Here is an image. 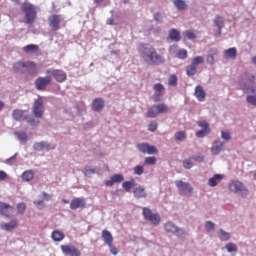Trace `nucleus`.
Returning <instances> with one entry per match:
<instances>
[{"instance_id":"obj_1","label":"nucleus","mask_w":256,"mask_h":256,"mask_svg":"<svg viewBox=\"0 0 256 256\" xmlns=\"http://www.w3.org/2000/svg\"><path fill=\"white\" fill-rule=\"evenodd\" d=\"M139 53L146 63H151L152 65L165 63V58L157 54V50L151 44H141L139 46Z\"/></svg>"},{"instance_id":"obj_2","label":"nucleus","mask_w":256,"mask_h":256,"mask_svg":"<svg viewBox=\"0 0 256 256\" xmlns=\"http://www.w3.org/2000/svg\"><path fill=\"white\" fill-rule=\"evenodd\" d=\"M22 11H24L26 17L25 23L27 25H31L37 17V10H35V6L29 2H25L22 4Z\"/></svg>"},{"instance_id":"obj_3","label":"nucleus","mask_w":256,"mask_h":256,"mask_svg":"<svg viewBox=\"0 0 256 256\" xmlns=\"http://www.w3.org/2000/svg\"><path fill=\"white\" fill-rule=\"evenodd\" d=\"M164 230L166 233H171L178 237V239H183L185 237V229L179 228L175 223L172 221H168L164 224Z\"/></svg>"},{"instance_id":"obj_4","label":"nucleus","mask_w":256,"mask_h":256,"mask_svg":"<svg viewBox=\"0 0 256 256\" xmlns=\"http://www.w3.org/2000/svg\"><path fill=\"white\" fill-rule=\"evenodd\" d=\"M228 187L232 193H240L241 197H247V195H249V190L245 187V184L239 180L231 181Z\"/></svg>"},{"instance_id":"obj_5","label":"nucleus","mask_w":256,"mask_h":256,"mask_svg":"<svg viewBox=\"0 0 256 256\" xmlns=\"http://www.w3.org/2000/svg\"><path fill=\"white\" fill-rule=\"evenodd\" d=\"M167 111H169V107L163 103L158 105H153L148 108L146 112V117L150 119H154L155 117H157V115L167 113Z\"/></svg>"},{"instance_id":"obj_6","label":"nucleus","mask_w":256,"mask_h":256,"mask_svg":"<svg viewBox=\"0 0 256 256\" xmlns=\"http://www.w3.org/2000/svg\"><path fill=\"white\" fill-rule=\"evenodd\" d=\"M142 209V214L146 221H150V223L155 226L161 223V215H159L158 213H153V211L148 207H143Z\"/></svg>"},{"instance_id":"obj_7","label":"nucleus","mask_w":256,"mask_h":256,"mask_svg":"<svg viewBox=\"0 0 256 256\" xmlns=\"http://www.w3.org/2000/svg\"><path fill=\"white\" fill-rule=\"evenodd\" d=\"M46 75L51 77V79H55L57 83H63L67 81V73H65L63 70L59 69H48L46 71Z\"/></svg>"},{"instance_id":"obj_8","label":"nucleus","mask_w":256,"mask_h":256,"mask_svg":"<svg viewBox=\"0 0 256 256\" xmlns=\"http://www.w3.org/2000/svg\"><path fill=\"white\" fill-rule=\"evenodd\" d=\"M52 78L47 74L45 77H38L35 82V88L37 91H45L48 85H51Z\"/></svg>"},{"instance_id":"obj_9","label":"nucleus","mask_w":256,"mask_h":256,"mask_svg":"<svg viewBox=\"0 0 256 256\" xmlns=\"http://www.w3.org/2000/svg\"><path fill=\"white\" fill-rule=\"evenodd\" d=\"M43 113H45V104H43V98L39 97L34 102L33 114L37 119H41V117H43Z\"/></svg>"},{"instance_id":"obj_10","label":"nucleus","mask_w":256,"mask_h":256,"mask_svg":"<svg viewBox=\"0 0 256 256\" xmlns=\"http://www.w3.org/2000/svg\"><path fill=\"white\" fill-rule=\"evenodd\" d=\"M136 147L140 153H144L146 155H157L158 153L157 147L151 146L147 142L138 143Z\"/></svg>"},{"instance_id":"obj_11","label":"nucleus","mask_w":256,"mask_h":256,"mask_svg":"<svg viewBox=\"0 0 256 256\" xmlns=\"http://www.w3.org/2000/svg\"><path fill=\"white\" fill-rule=\"evenodd\" d=\"M175 185L181 195H191V193H193V186L187 182L176 180Z\"/></svg>"},{"instance_id":"obj_12","label":"nucleus","mask_w":256,"mask_h":256,"mask_svg":"<svg viewBox=\"0 0 256 256\" xmlns=\"http://www.w3.org/2000/svg\"><path fill=\"white\" fill-rule=\"evenodd\" d=\"M60 249L64 255L81 256V251H79L75 246L61 245Z\"/></svg>"},{"instance_id":"obj_13","label":"nucleus","mask_w":256,"mask_h":256,"mask_svg":"<svg viewBox=\"0 0 256 256\" xmlns=\"http://www.w3.org/2000/svg\"><path fill=\"white\" fill-rule=\"evenodd\" d=\"M48 23H49L50 29H52V31H59V29H60L59 25L61 23V16H59L57 14H53V15L49 16Z\"/></svg>"},{"instance_id":"obj_14","label":"nucleus","mask_w":256,"mask_h":256,"mask_svg":"<svg viewBox=\"0 0 256 256\" xmlns=\"http://www.w3.org/2000/svg\"><path fill=\"white\" fill-rule=\"evenodd\" d=\"M86 205L87 202L85 201V198H74L70 203V209H73L74 211H76V209H85Z\"/></svg>"},{"instance_id":"obj_15","label":"nucleus","mask_w":256,"mask_h":256,"mask_svg":"<svg viewBox=\"0 0 256 256\" xmlns=\"http://www.w3.org/2000/svg\"><path fill=\"white\" fill-rule=\"evenodd\" d=\"M19 226V221L17 219H12L10 222L5 223V222H1L0 223V229H2V231H13V229H17V227Z\"/></svg>"},{"instance_id":"obj_16","label":"nucleus","mask_w":256,"mask_h":256,"mask_svg":"<svg viewBox=\"0 0 256 256\" xmlns=\"http://www.w3.org/2000/svg\"><path fill=\"white\" fill-rule=\"evenodd\" d=\"M223 147H225V142L217 139L213 142L211 147V153L212 155H219L221 151H223Z\"/></svg>"},{"instance_id":"obj_17","label":"nucleus","mask_w":256,"mask_h":256,"mask_svg":"<svg viewBox=\"0 0 256 256\" xmlns=\"http://www.w3.org/2000/svg\"><path fill=\"white\" fill-rule=\"evenodd\" d=\"M11 211H13V206L0 202V215H4V217H11Z\"/></svg>"},{"instance_id":"obj_18","label":"nucleus","mask_w":256,"mask_h":256,"mask_svg":"<svg viewBox=\"0 0 256 256\" xmlns=\"http://www.w3.org/2000/svg\"><path fill=\"white\" fill-rule=\"evenodd\" d=\"M240 87L244 93H251V96L256 97V85H250L248 83H241Z\"/></svg>"},{"instance_id":"obj_19","label":"nucleus","mask_w":256,"mask_h":256,"mask_svg":"<svg viewBox=\"0 0 256 256\" xmlns=\"http://www.w3.org/2000/svg\"><path fill=\"white\" fill-rule=\"evenodd\" d=\"M194 95L198 101H205V97H207V93H205V90L201 85L196 86Z\"/></svg>"},{"instance_id":"obj_20","label":"nucleus","mask_w":256,"mask_h":256,"mask_svg":"<svg viewBox=\"0 0 256 256\" xmlns=\"http://www.w3.org/2000/svg\"><path fill=\"white\" fill-rule=\"evenodd\" d=\"M133 193L136 199H145V197H147V190H145L143 186L136 187Z\"/></svg>"},{"instance_id":"obj_21","label":"nucleus","mask_w":256,"mask_h":256,"mask_svg":"<svg viewBox=\"0 0 256 256\" xmlns=\"http://www.w3.org/2000/svg\"><path fill=\"white\" fill-rule=\"evenodd\" d=\"M223 174H215L213 177L208 179L209 187H217L220 181H223Z\"/></svg>"},{"instance_id":"obj_22","label":"nucleus","mask_w":256,"mask_h":256,"mask_svg":"<svg viewBox=\"0 0 256 256\" xmlns=\"http://www.w3.org/2000/svg\"><path fill=\"white\" fill-rule=\"evenodd\" d=\"M49 147H51V144L47 141L35 142L33 144L34 151H43L49 149Z\"/></svg>"},{"instance_id":"obj_23","label":"nucleus","mask_w":256,"mask_h":256,"mask_svg":"<svg viewBox=\"0 0 256 256\" xmlns=\"http://www.w3.org/2000/svg\"><path fill=\"white\" fill-rule=\"evenodd\" d=\"M168 39H170V41H175V43H179V41H181V33L178 32L177 29L172 28L169 32Z\"/></svg>"},{"instance_id":"obj_24","label":"nucleus","mask_w":256,"mask_h":256,"mask_svg":"<svg viewBox=\"0 0 256 256\" xmlns=\"http://www.w3.org/2000/svg\"><path fill=\"white\" fill-rule=\"evenodd\" d=\"M25 113L26 110L16 109L12 113L13 119H15V121H25V117L27 116Z\"/></svg>"},{"instance_id":"obj_25","label":"nucleus","mask_w":256,"mask_h":256,"mask_svg":"<svg viewBox=\"0 0 256 256\" xmlns=\"http://www.w3.org/2000/svg\"><path fill=\"white\" fill-rule=\"evenodd\" d=\"M25 73L35 75L37 73V64L31 61L26 62Z\"/></svg>"},{"instance_id":"obj_26","label":"nucleus","mask_w":256,"mask_h":256,"mask_svg":"<svg viewBox=\"0 0 256 256\" xmlns=\"http://www.w3.org/2000/svg\"><path fill=\"white\" fill-rule=\"evenodd\" d=\"M102 239L106 245L111 246L113 243V234H111L108 230H103Z\"/></svg>"},{"instance_id":"obj_27","label":"nucleus","mask_w":256,"mask_h":256,"mask_svg":"<svg viewBox=\"0 0 256 256\" xmlns=\"http://www.w3.org/2000/svg\"><path fill=\"white\" fill-rule=\"evenodd\" d=\"M104 106H105V102L101 98H96L92 102L93 111H101V109H103Z\"/></svg>"},{"instance_id":"obj_28","label":"nucleus","mask_w":256,"mask_h":256,"mask_svg":"<svg viewBox=\"0 0 256 256\" xmlns=\"http://www.w3.org/2000/svg\"><path fill=\"white\" fill-rule=\"evenodd\" d=\"M27 62L18 61L13 64V69L15 73H25V67Z\"/></svg>"},{"instance_id":"obj_29","label":"nucleus","mask_w":256,"mask_h":256,"mask_svg":"<svg viewBox=\"0 0 256 256\" xmlns=\"http://www.w3.org/2000/svg\"><path fill=\"white\" fill-rule=\"evenodd\" d=\"M53 241L57 243H61L63 239H65V233L61 232L60 230H54L51 234Z\"/></svg>"},{"instance_id":"obj_30","label":"nucleus","mask_w":256,"mask_h":256,"mask_svg":"<svg viewBox=\"0 0 256 256\" xmlns=\"http://www.w3.org/2000/svg\"><path fill=\"white\" fill-rule=\"evenodd\" d=\"M213 23L217 29H223L225 27V18L220 15H216L213 19Z\"/></svg>"},{"instance_id":"obj_31","label":"nucleus","mask_w":256,"mask_h":256,"mask_svg":"<svg viewBox=\"0 0 256 256\" xmlns=\"http://www.w3.org/2000/svg\"><path fill=\"white\" fill-rule=\"evenodd\" d=\"M224 55L227 59H235L237 57V48H229L224 51Z\"/></svg>"},{"instance_id":"obj_32","label":"nucleus","mask_w":256,"mask_h":256,"mask_svg":"<svg viewBox=\"0 0 256 256\" xmlns=\"http://www.w3.org/2000/svg\"><path fill=\"white\" fill-rule=\"evenodd\" d=\"M218 237H219L220 241H229V239H231V233H229L223 229H219Z\"/></svg>"},{"instance_id":"obj_33","label":"nucleus","mask_w":256,"mask_h":256,"mask_svg":"<svg viewBox=\"0 0 256 256\" xmlns=\"http://www.w3.org/2000/svg\"><path fill=\"white\" fill-rule=\"evenodd\" d=\"M33 177H35V173H33V170H26L22 173L23 181H32Z\"/></svg>"},{"instance_id":"obj_34","label":"nucleus","mask_w":256,"mask_h":256,"mask_svg":"<svg viewBox=\"0 0 256 256\" xmlns=\"http://www.w3.org/2000/svg\"><path fill=\"white\" fill-rule=\"evenodd\" d=\"M123 189L129 193L133 187H135V180H130V181H124L122 183Z\"/></svg>"},{"instance_id":"obj_35","label":"nucleus","mask_w":256,"mask_h":256,"mask_svg":"<svg viewBox=\"0 0 256 256\" xmlns=\"http://www.w3.org/2000/svg\"><path fill=\"white\" fill-rule=\"evenodd\" d=\"M186 75L188 77H193V75H197V66L190 64L186 67Z\"/></svg>"},{"instance_id":"obj_36","label":"nucleus","mask_w":256,"mask_h":256,"mask_svg":"<svg viewBox=\"0 0 256 256\" xmlns=\"http://www.w3.org/2000/svg\"><path fill=\"white\" fill-rule=\"evenodd\" d=\"M23 51H24V53H35V52L39 51V46H37L35 44H29L23 48Z\"/></svg>"},{"instance_id":"obj_37","label":"nucleus","mask_w":256,"mask_h":256,"mask_svg":"<svg viewBox=\"0 0 256 256\" xmlns=\"http://www.w3.org/2000/svg\"><path fill=\"white\" fill-rule=\"evenodd\" d=\"M205 62V57L203 56H196L192 59L191 65H194V67H197V65H201Z\"/></svg>"},{"instance_id":"obj_38","label":"nucleus","mask_w":256,"mask_h":256,"mask_svg":"<svg viewBox=\"0 0 256 256\" xmlns=\"http://www.w3.org/2000/svg\"><path fill=\"white\" fill-rule=\"evenodd\" d=\"M83 173L86 177H91V175H95L97 173V169L94 167L88 166L83 170Z\"/></svg>"},{"instance_id":"obj_39","label":"nucleus","mask_w":256,"mask_h":256,"mask_svg":"<svg viewBox=\"0 0 256 256\" xmlns=\"http://www.w3.org/2000/svg\"><path fill=\"white\" fill-rule=\"evenodd\" d=\"M174 5L175 7H177V9H180L181 11L187 9V4L183 0H174Z\"/></svg>"},{"instance_id":"obj_40","label":"nucleus","mask_w":256,"mask_h":256,"mask_svg":"<svg viewBox=\"0 0 256 256\" xmlns=\"http://www.w3.org/2000/svg\"><path fill=\"white\" fill-rule=\"evenodd\" d=\"M225 249L228 253H237L238 251L237 245L235 243L226 244Z\"/></svg>"},{"instance_id":"obj_41","label":"nucleus","mask_w":256,"mask_h":256,"mask_svg":"<svg viewBox=\"0 0 256 256\" xmlns=\"http://www.w3.org/2000/svg\"><path fill=\"white\" fill-rule=\"evenodd\" d=\"M14 135H16V137H17L18 141H20V143L27 141V133H25V132H15Z\"/></svg>"},{"instance_id":"obj_42","label":"nucleus","mask_w":256,"mask_h":256,"mask_svg":"<svg viewBox=\"0 0 256 256\" xmlns=\"http://www.w3.org/2000/svg\"><path fill=\"white\" fill-rule=\"evenodd\" d=\"M205 229L208 233L215 231V223H213V221L207 220L205 222Z\"/></svg>"},{"instance_id":"obj_43","label":"nucleus","mask_w":256,"mask_h":256,"mask_svg":"<svg viewBox=\"0 0 256 256\" xmlns=\"http://www.w3.org/2000/svg\"><path fill=\"white\" fill-rule=\"evenodd\" d=\"M209 133H211V130L201 129L196 132V137H198V139H203V137H206Z\"/></svg>"},{"instance_id":"obj_44","label":"nucleus","mask_w":256,"mask_h":256,"mask_svg":"<svg viewBox=\"0 0 256 256\" xmlns=\"http://www.w3.org/2000/svg\"><path fill=\"white\" fill-rule=\"evenodd\" d=\"M197 125L198 127H201V129L211 131V128H209V122H207V120H200L197 122Z\"/></svg>"},{"instance_id":"obj_45","label":"nucleus","mask_w":256,"mask_h":256,"mask_svg":"<svg viewBox=\"0 0 256 256\" xmlns=\"http://www.w3.org/2000/svg\"><path fill=\"white\" fill-rule=\"evenodd\" d=\"M133 171H134V175L141 176L143 175V173H145V168H143V166L141 165H138L133 168Z\"/></svg>"},{"instance_id":"obj_46","label":"nucleus","mask_w":256,"mask_h":256,"mask_svg":"<svg viewBox=\"0 0 256 256\" xmlns=\"http://www.w3.org/2000/svg\"><path fill=\"white\" fill-rule=\"evenodd\" d=\"M24 121H27L30 125H39V120H35L33 116L26 115Z\"/></svg>"},{"instance_id":"obj_47","label":"nucleus","mask_w":256,"mask_h":256,"mask_svg":"<svg viewBox=\"0 0 256 256\" xmlns=\"http://www.w3.org/2000/svg\"><path fill=\"white\" fill-rule=\"evenodd\" d=\"M112 179H113L114 183H123V181H125V177L123 176V174L113 175Z\"/></svg>"},{"instance_id":"obj_48","label":"nucleus","mask_w":256,"mask_h":256,"mask_svg":"<svg viewBox=\"0 0 256 256\" xmlns=\"http://www.w3.org/2000/svg\"><path fill=\"white\" fill-rule=\"evenodd\" d=\"M25 209H27V205L23 202L17 204V211L19 215H23L25 213Z\"/></svg>"},{"instance_id":"obj_49","label":"nucleus","mask_w":256,"mask_h":256,"mask_svg":"<svg viewBox=\"0 0 256 256\" xmlns=\"http://www.w3.org/2000/svg\"><path fill=\"white\" fill-rule=\"evenodd\" d=\"M221 139H223V141H231V133H229V131L222 130Z\"/></svg>"},{"instance_id":"obj_50","label":"nucleus","mask_w":256,"mask_h":256,"mask_svg":"<svg viewBox=\"0 0 256 256\" xmlns=\"http://www.w3.org/2000/svg\"><path fill=\"white\" fill-rule=\"evenodd\" d=\"M246 102L249 103V105H252L253 107H256V96L248 95L246 97Z\"/></svg>"},{"instance_id":"obj_51","label":"nucleus","mask_w":256,"mask_h":256,"mask_svg":"<svg viewBox=\"0 0 256 256\" xmlns=\"http://www.w3.org/2000/svg\"><path fill=\"white\" fill-rule=\"evenodd\" d=\"M185 137H186L185 131H179V132H176L175 134L176 141H183Z\"/></svg>"},{"instance_id":"obj_52","label":"nucleus","mask_w":256,"mask_h":256,"mask_svg":"<svg viewBox=\"0 0 256 256\" xmlns=\"http://www.w3.org/2000/svg\"><path fill=\"white\" fill-rule=\"evenodd\" d=\"M157 163V158L150 156L145 158V164L146 165H155Z\"/></svg>"},{"instance_id":"obj_53","label":"nucleus","mask_w":256,"mask_h":256,"mask_svg":"<svg viewBox=\"0 0 256 256\" xmlns=\"http://www.w3.org/2000/svg\"><path fill=\"white\" fill-rule=\"evenodd\" d=\"M169 85H171V87H175V85H177V75L175 74H172L170 77H169Z\"/></svg>"},{"instance_id":"obj_54","label":"nucleus","mask_w":256,"mask_h":256,"mask_svg":"<svg viewBox=\"0 0 256 256\" xmlns=\"http://www.w3.org/2000/svg\"><path fill=\"white\" fill-rule=\"evenodd\" d=\"M148 131L151 133H155L157 131V123L155 121H151L148 125Z\"/></svg>"},{"instance_id":"obj_55","label":"nucleus","mask_w":256,"mask_h":256,"mask_svg":"<svg viewBox=\"0 0 256 256\" xmlns=\"http://www.w3.org/2000/svg\"><path fill=\"white\" fill-rule=\"evenodd\" d=\"M34 205L37 209H45V202L43 200H35Z\"/></svg>"},{"instance_id":"obj_56","label":"nucleus","mask_w":256,"mask_h":256,"mask_svg":"<svg viewBox=\"0 0 256 256\" xmlns=\"http://www.w3.org/2000/svg\"><path fill=\"white\" fill-rule=\"evenodd\" d=\"M184 35L187 37V39L193 40L196 39L197 36L195 35V33L191 30H187L184 32Z\"/></svg>"},{"instance_id":"obj_57","label":"nucleus","mask_w":256,"mask_h":256,"mask_svg":"<svg viewBox=\"0 0 256 256\" xmlns=\"http://www.w3.org/2000/svg\"><path fill=\"white\" fill-rule=\"evenodd\" d=\"M16 161H17V153L14 156L6 159L5 163L6 165H13L14 163H16Z\"/></svg>"},{"instance_id":"obj_58","label":"nucleus","mask_w":256,"mask_h":256,"mask_svg":"<svg viewBox=\"0 0 256 256\" xmlns=\"http://www.w3.org/2000/svg\"><path fill=\"white\" fill-rule=\"evenodd\" d=\"M187 57V51L185 49H180L177 53L178 59H185Z\"/></svg>"},{"instance_id":"obj_59","label":"nucleus","mask_w":256,"mask_h":256,"mask_svg":"<svg viewBox=\"0 0 256 256\" xmlns=\"http://www.w3.org/2000/svg\"><path fill=\"white\" fill-rule=\"evenodd\" d=\"M154 21H156V23H163V15L159 12L155 13Z\"/></svg>"},{"instance_id":"obj_60","label":"nucleus","mask_w":256,"mask_h":256,"mask_svg":"<svg viewBox=\"0 0 256 256\" xmlns=\"http://www.w3.org/2000/svg\"><path fill=\"white\" fill-rule=\"evenodd\" d=\"M183 167L184 169H191L193 167V162H191L189 159H186L183 161Z\"/></svg>"},{"instance_id":"obj_61","label":"nucleus","mask_w":256,"mask_h":256,"mask_svg":"<svg viewBox=\"0 0 256 256\" xmlns=\"http://www.w3.org/2000/svg\"><path fill=\"white\" fill-rule=\"evenodd\" d=\"M164 89H165V86H163V84L161 83L154 85V90L156 91V93H161Z\"/></svg>"},{"instance_id":"obj_62","label":"nucleus","mask_w":256,"mask_h":256,"mask_svg":"<svg viewBox=\"0 0 256 256\" xmlns=\"http://www.w3.org/2000/svg\"><path fill=\"white\" fill-rule=\"evenodd\" d=\"M247 79L249 81V86L255 85V75L253 74H247Z\"/></svg>"},{"instance_id":"obj_63","label":"nucleus","mask_w":256,"mask_h":256,"mask_svg":"<svg viewBox=\"0 0 256 256\" xmlns=\"http://www.w3.org/2000/svg\"><path fill=\"white\" fill-rule=\"evenodd\" d=\"M152 99L155 103H159L161 101V92H157L152 96Z\"/></svg>"},{"instance_id":"obj_64","label":"nucleus","mask_w":256,"mask_h":256,"mask_svg":"<svg viewBox=\"0 0 256 256\" xmlns=\"http://www.w3.org/2000/svg\"><path fill=\"white\" fill-rule=\"evenodd\" d=\"M110 248V253L112 255H117V253H119V250H117V247L113 246V243L111 244V246H108Z\"/></svg>"}]
</instances>
